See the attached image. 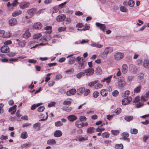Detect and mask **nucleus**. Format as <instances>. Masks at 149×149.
<instances>
[{
	"mask_svg": "<svg viewBox=\"0 0 149 149\" xmlns=\"http://www.w3.org/2000/svg\"><path fill=\"white\" fill-rule=\"evenodd\" d=\"M83 61L82 58H81L80 56H78L76 58L74 57H73L70 58L68 61V64H72L74 63L75 61H76L79 64L80 68L83 69L84 65V63Z\"/></svg>",
	"mask_w": 149,
	"mask_h": 149,
	"instance_id": "1",
	"label": "nucleus"
},
{
	"mask_svg": "<svg viewBox=\"0 0 149 149\" xmlns=\"http://www.w3.org/2000/svg\"><path fill=\"white\" fill-rule=\"evenodd\" d=\"M18 3L17 0H14L11 3L10 2H8L7 4V6L9 7L10 10H12L13 9V7L16 6Z\"/></svg>",
	"mask_w": 149,
	"mask_h": 149,
	"instance_id": "2",
	"label": "nucleus"
},
{
	"mask_svg": "<svg viewBox=\"0 0 149 149\" xmlns=\"http://www.w3.org/2000/svg\"><path fill=\"white\" fill-rule=\"evenodd\" d=\"M124 56V55L123 53L118 52L115 54L114 58L116 60H120L123 58Z\"/></svg>",
	"mask_w": 149,
	"mask_h": 149,
	"instance_id": "3",
	"label": "nucleus"
},
{
	"mask_svg": "<svg viewBox=\"0 0 149 149\" xmlns=\"http://www.w3.org/2000/svg\"><path fill=\"white\" fill-rule=\"evenodd\" d=\"M10 33L6 32L3 30H0V37H2L4 38H8L10 37Z\"/></svg>",
	"mask_w": 149,
	"mask_h": 149,
	"instance_id": "4",
	"label": "nucleus"
},
{
	"mask_svg": "<svg viewBox=\"0 0 149 149\" xmlns=\"http://www.w3.org/2000/svg\"><path fill=\"white\" fill-rule=\"evenodd\" d=\"M126 83L124 79L122 77H120L119 79L118 83V86L120 87H123L125 85Z\"/></svg>",
	"mask_w": 149,
	"mask_h": 149,
	"instance_id": "5",
	"label": "nucleus"
},
{
	"mask_svg": "<svg viewBox=\"0 0 149 149\" xmlns=\"http://www.w3.org/2000/svg\"><path fill=\"white\" fill-rule=\"evenodd\" d=\"M42 10H40L36 12V9L35 8H32L29 9L28 10V13L31 15H32L35 13H40Z\"/></svg>",
	"mask_w": 149,
	"mask_h": 149,
	"instance_id": "6",
	"label": "nucleus"
},
{
	"mask_svg": "<svg viewBox=\"0 0 149 149\" xmlns=\"http://www.w3.org/2000/svg\"><path fill=\"white\" fill-rule=\"evenodd\" d=\"M94 70L93 68H89L85 70V74L87 76H90L92 75L94 73Z\"/></svg>",
	"mask_w": 149,
	"mask_h": 149,
	"instance_id": "7",
	"label": "nucleus"
},
{
	"mask_svg": "<svg viewBox=\"0 0 149 149\" xmlns=\"http://www.w3.org/2000/svg\"><path fill=\"white\" fill-rule=\"evenodd\" d=\"M123 98L124 99L122 101V104L123 105H126L128 104L132 100V98L131 97Z\"/></svg>",
	"mask_w": 149,
	"mask_h": 149,
	"instance_id": "8",
	"label": "nucleus"
},
{
	"mask_svg": "<svg viewBox=\"0 0 149 149\" xmlns=\"http://www.w3.org/2000/svg\"><path fill=\"white\" fill-rule=\"evenodd\" d=\"M42 24L39 22H38L35 23L33 26V29L39 30L42 27Z\"/></svg>",
	"mask_w": 149,
	"mask_h": 149,
	"instance_id": "9",
	"label": "nucleus"
},
{
	"mask_svg": "<svg viewBox=\"0 0 149 149\" xmlns=\"http://www.w3.org/2000/svg\"><path fill=\"white\" fill-rule=\"evenodd\" d=\"M66 18V16L63 14H61L58 15L56 19L58 22H61L64 20Z\"/></svg>",
	"mask_w": 149,
	"mask_h": 149,
	"instance_id": "10",
	"label": "nucleus"
},
{
	"mask_svg": "<svg viewBox=\"0 0 149 149\" xmlns=\"http://www.w3.org/2000/svg\"><path fill=\"white\" fill-rule=\"evenodd\" d=\"M17 23V21L16 19L12 18L9 20V23L10 25L13 26L16 24Z\"/></svg>",
	"mask_w": 149,
	"mask_h": 149,
	"instance_id": "11",
	"label": "nucleus"
},
{
	"mask_svg": "<svg viewBox=\"0 0 149 149\" xmlns=\"http://www.w3.org/2000/svg\"><path fill=\"white\" fill-rule=\"evenodd\" d=\"M128 67L127 65L125 64H123L122 66L121 71L123 74L126 73L128 71Z\"/></svg>",
	"mask_w": 149,
	"mask_h": 149,
	"instance_id": "12",
	"label": "nucleus"
},
{
	"mask_svg": "<svg viewBox=\"0 0 149 149\" xmlns=\"http://www.w3.org/2000/svg\"><path fill=\"white\" fill-rule=\"evenodd\" d=\"M1 52L4 53H7L9 52V48L7 46H4L1 48Z\"/></svg>",
	"mask_w": 149,
	"mask_h": 149,
	"instance_id": "13",
	"label": "nucleus"
},
{
	"mask_svg": "<svg viewBox=\"0 0 149 149\" xmlns=\"http://www.w3.org/2000/svg\"><path fill=\"white\" fill-rule=\"evenodd\" d=\"M95 25L97 27H99L100 29L103 32H104L105 30L106 29V27L105 26V25L104 24H100L98 22H96L95 24Z\"/></svg>",
	"mask_w": 149,
	"mask_h": 149,
	"instance_id": "14",
	"label": "nucleus"
},
{
	"mask_svg": "<svg viewBox=\"0 0 149 149\" xmlns=\"http://www.w3.org/2000/svg\"><path fill=\"white\" fill-rule=\"evenodd\" d=\"M67 119L70 122H73L77 119V117L74 115H70L67 116Z\"/></svg>",
	"mask_w": 149,
	"mask_h": 149,
	"instance_id": "15",
	"label": "nucleus"
},
{
	"mask_svg": "<svg viewBox=\"0 0 149 149\" xmlns=\"http://www.w3.org/2000/svg\"><path fill=\"white\" fill-rule=\"evenodd\" d=\"M113 51V48L111 47H108L105 48L104 51V53L107 55L109 53Z\"/></svg>",
	"mask_w": 149,
	"mask_h": 149,
	"instance_id": "16",
	"label": "nucleus"
},
{
	"mask_svg": "<svg viewBox=\"0 0 149 149\" xmlns=\"http://www.w3.org/2000/svg\"><path fill=\"white\" fill-rule=\"evenodd\" d=\"M76 90L75 89H71L66 92V94L68 96L74 95L76 93Z\"/></svg>",
	"mask_w": 149,
	"mask_h": 149,
	"instance_id": "17",
	"label": "nucleus"
},
{
	"mask_svg": "<svg viewBox=\"0 0 149 149\" xmlns=\"http://www.w3.org/2000/svg\"><path fill=\"white\" fill-rule=\"evenodd\" d=\"M16 105H14L9 109L8 111L10 112L12 115L14 114L16 111Z\"/></svg>",
	"mask_w": 149,
	"mask_h": 149,
	"instance_id": "18",
	"label": "nucleus"
},
{
	"mask_svg": "<svg viewBox=\"0 0 149 149\" xmlns=\"http://www.w3.org/2000/svg\"><path fill=\"white\" fill-rule=\"evenodd\" d=\"M20 8L22 9L26 8L29 7V3H27L23 2L20 4Z\"/></svg>",
	"mask_w": 149,
	"mask_h": 149,
	"instance_id": "19",
	"label": "nucleus"
},
{
	"mask_svg": "<svg viewBox=\"0 0 149 149\" xmlns=\"http://www.w3.org/2000/svg\"><path fill=\"white\" fill-rule=\"evenodd\" d=\"M62 132L59 130H57L54 133V135L56 137H59L62 136Z\"/></svg>",
	"mask_w": 149,
	"mask_h": 149,
	"instance_id": "20",
	"label": "nucleus"
},
{
	"mask_svg": "<svg viewBox=\"0 0 149 149\" xmlns=\"http://www.w3.org/2000/svg\"><path fill=\"white\" fill-rule=\"evenodd\" d=\"M72 100L71 98H67L63 102V104L64 105H70L71 104Z\"/></svg>",
	"mask_w": 149,
	"mask_h": 149,
	"instance_id": "21",
	"label": "nucleus"
},
{
	"mask_svg": "<svg viewBox=\"0 0 149 149\" xmlns=\"http://www.w3.org/2000/svg\"><path fill=\"white\" fill-rule=\"evenodd\" d=\"M95 129L94 127H88L87 130V133L88 134H92L95 132Z\"/></svg>",
	"mask_w": 149,
	"mask_h": 149,
	"instance_id": "22",
	"label": "nucleus"
},
{
	"mask_svg": "<svg viewBox=\"0 0 149 149\" xmlns=\"http://www.w3.org/2000/svg\"><path fill=\"white\" fill-rule=\"evenodd\" d=\"M22 12L21 10H19L13 12L12 14V16L14 17H16L22 14Z\"/></svg>",
	"mask_w": 149,
	"mask_h": 149,
	"instance_id": "23",
	"label": "nucleus"
},
{
	"mask_svg": "<svg viewBox=\"0 0 149 149\" xmlns=\"http://www.w3.org/2000/svg\"><path fill=\"white\" fill-rule=\"evenodd\" d=\"M91 45L92 47H95L98 48H101L103 47V45L99 43H96L93 42L92 43Z\"/></svg>",
	"mask_w": 149,
	"mask_h": 149,
	"instance_id": "24",
	"label": "nucleus"
},
{
	"mask_svg": "<svg viewBox=\"0 0 149 149\" xmlns=\"http://www.w3.org/2000/svg\"><path fill=\"white\" fill-rule=\"evenodd\" d=\"M81 121L79 120H77L75 122V124L76 126L78 128H81L82 127V123Z\"/></svg>",
	"mask_w": 149,
	"mask_h": 149,
	"instance_id": "25",
	"label": "nucleus"
},
{
	"mask_svg": "<svg viewBox=\"0 0 149 149\" xmlns=\"http://www.w3.org/2000/svg\"><path fill=\"white\" fill-rule=\"evenodd\" d=\"M130 93V92L128 90H127L122 93V95L123 97H129L128 96Z\"/></svg>",
	"mask_w": 149,
	"mask_h": 149,
	"instance_id": "26",
	"label": "nucleus"
},
{
	"mask_svg": "<svg viewBox=\"0 0 149 149\" xmlns=\"http://www.w3.org/2000/svg\"><path fill=\"white\" fill-rule=\"evenodd\" d=\"M141 88V85L136 86L134 89V92L135 93H138L140 92Z\"/></svg>",
	"mask_w": 149,
	"mask_h": 149,
	"instance_id": "27",
	"label": "nucleus"
},
{
	"mask_svg": "<svg viewBox=\"0 0 149 149\" xmlns=\"http://www.w3.org/2000/svg\"><path fill=\"white\" fill-rule=\"evenodd\" d=\"M99 81L98 80H97L93 81H91L88 83V85L90 87H92L95 86V84L97 83Z\"/></svg>",
	"mask_w": 149,
	"mask_h": 149,
	"instance_id": "28",
	"label": "nucleus"
},
{
	"mask_svg": "<svg viewBox=\"0 0 149 149\" xmlns=\"http://www.w3.org/2000/svg\"><path fill=\"white\" fill-rule=\"evenodd\" d=\"M133 118V117L132 116H127L124 117L125 120L127 122H130Z\"/></svg>",
	"mask_w": 149,
	"mask_h": 149,
	"instance_id": "29",
	"label": "nucleus"
},
{
	"mask_svg": "<svg viewBox=\"0 0 149 149\" xmlns=\"http://www.w3.org/2000/svg\"><path fill=\"white\" fill-rule=\"evenodd\" d=\"M83 57H81V58H82V59H83V60H84V69L85 68V66L86 65V61L85 60V57H86L87 56H88V53L87 52H86L85 53H84L83 54Z\"/></svg>",
	"mask_w": 149,
	"mask_h": 149,
	"instance_id": "30",
	"label": "nucleus"
},
{
	"mask_svg": "<svg viewBox=\"0 0 149 149\" xmlns=\"http://www.w3.org/2000/svg\"><path fill=\"white\" fill-rule=\"evenodd\" d=\"M63 110L66 112H69L72 109V108L71 107L64 106L63 107Z\"/></svg>",
	"mask_w": 149,
	"mask_h": 149,
	"instance_id": "31",
	"label": "nucleus"
},
{
	"mask_svg": "<svg viewBox=\"0 0 149 149\" xmlns=\"http://www.w3.org/2000/svg\"><path fill=\"white\" fill-rule=\"evenodd\" d=\"M85 91V88H80L77 91V93L78 95L82 94Z\"/></svg>",
	"mask_w": 149,
	"mask_h": 149,
	"instance_id": "32",
	"label": "nucleus"
},
{
	"mask_svg": "<svg viewBox=\"0 0 149 149\" xmlns=\"http://www.w3.org/2000/svg\"><path fill=\"white\" fill-rule=\"evenodd\" d=\"M28 137V134L26 132L22 133L20 135V137L23 139H25Z\"/></svg>",
	"mask_w": 149,
	"mask_h": 149,
	"instance_id": "33",
	"label": "nucleus"
},
{
	"mask_svg": "<svg viewBox=\"0 0 149 149\" xmlns=\"http://www.w3.org/2000/svg\"><path fill=\"white\" fill-rule=\"evenodd\" d=\"M100 94L102 96L105 97L107 96L108 93L106 90L102 89L100 91Z\"/></svg>",
	"mask_w": 149,
	"mask_h": 149,
	"instance_id": "34",
	"label": "nucleus"
},
{
	"mask_svg": "<svg viewBox=\"0 0 149 149\" xmlns=\"http://www.w3.org/2000/svg\"><path fill=\"white\" fill-rule=\"evenodd\" d=\"M31 36V34L28 31L26 32L23 35V37L25 38H29Z\"/></svg>",
	"mask_w": 149,
	"mask_h": 149,
	"instance_id": "35",
	"label": "nucleus"
},
{
	"mask_svg": "<svg viewBox=\"0 0 149 149\" xmlns=\"http://www.w3.org/2000/svg\"><path fill=\"white\" fill-rule=\"evenodd\" d=\"M42 104V103H39L36 104H33L32 105L31 107V110H34L36 109V107H37L41 105Z\"/></svg>",
	"mask_w": 149,
	"mask_h": 149,
	"instance_id": "36",
	"label": "nucleus"
},
{
	"mask_svg": "<svg viewBox=\"0 0 149 149\" xmlns=\"http://www.w3.org/2000/svg\"><path fill=\"white\" fill-rule=\"evenodd\" d=\"M52 29V26H47L44 28V29L45 30L48 31L50 30V31L47 32L49 34H50L52 32L51 30Z\"/></svg>",
	"mask_w": 149,
	"mask_h": 149,
	"instance_id": "37",
	"label": "nucleus"
},
{
	"mask_svg": "<svg viewBox=\"0 0 149 149\" xmlns=\"http://www.w3.org/2000/svg\"><path fill=\"white\" fill-rule=\"evenodd\" d=\"M47 143L49 145H54L56 143V141L54 139H49L47 141Z\"/></svg>",
	"mask_w": 149,
	"mask_h": 149,
	"instance_id": "38",
	"label": "nucleus"
},
{
	"mask_svg": "<svg viewBox=\"0 0 149 149\" xmlns=\"http://www.w3.org/2000/svg\"><path fill=\"white\" fill-rule=\"evenodd\" d=\"M112 77V75H110L107 78H104L103 80H102V81H106L107 83H109L111 81Z\"/></svg>",
	"mask_w": 149,
	"mask_h": 149,
	"instance_id": "39",
	"label": "nucleus"
},
{
	"mask_svg": "<svg viewBox=\"0 0 149 149\" xmlns=\"http://www.w3.org/2000/svg\"><path fill=\"white\" fill-rule=\"evenodd\" d=\"M115 147L116 149H123V145L120 143V144H116Z\"/></svg>",
	"mask_w": 149,
	"mask_h": 149,
	"instance_id": "40",
	"label": "nucleus"
},
{
	"mask_svg": "<svg viewBox=\"0 0 149 149\" xmlns=\"http://www.w3.org/2000/svg\"><path fill=\"white\" fill-rule=\"evenodd\" d=\"M85 75L84 72H79L77 74V77L78 78H80L84 76Z\"/></svg>",
	"mask_w": 149,
	"mask_h": 149,
	"instance_id": "41",
	"label": "nucleus"
},
{
	"mask_svg": "<svg viewBox=\"0 0 149 149\" xmlns=\"http://www.w3.org/2000/svg\"><path fill=\"white\" fill-rule=\"evenodd\" d=\"M101 126H99L95 130V131L96 132H101L102 131H104L105 130V128H101Z\"/></svg>",
	"mask_w": 149,
	"mask_h": 149,
	"instance_id": "42",
	"label": "nucleus"
},
{
	"mask_svg": "<svg viewBox=\"0 0 149 149\" xmlns=\"http://www.w3.org/2000/svg\"><path fill=\"white\" fill-rule=\"evenodd\" d=\"M55 125L56 127H60L63 125V123L62 122L58 121L55 123Z\"/></svg>",
	"mask_w": 149,
	"mask_h": 149,
	"instance_id": "43",
	"label": "nucleus"
},
{
	"mask_svg": "<svg viewBox=\"0 0 149 149\" xmlns=\"http://www.w3.org/2000/svg\"><path fill=\"white\" fill-rule=\"evenodd\" d=\"M109 134L107 132H104L102 134V136L103 138H107L109 136Z\"/></svg>",
	"mask_w": 149,
	"mask_h": 149,
	"instance_id": "44",
	"label": "nucleus"
},
{
	"mask_svg": "<svg viewBox=\"0 0 149 149\" xmlns=\"http://www.w3.org/2000/svg\"><path fill=\"white\" fill-rule=\"evenodd\" d=\"M40 123H36L33 125V127L35 129H39L40 127Z\"/></svg>",
	"mask_w": 149,
	"mask_h": 149,
	"instance_id": "45",
	"label": "nucleus"
},
{
	"mask_svg": "<svg viewBox=\"0 0 149 149\" xmlns=\"http://www.w3.org/2000/svg\"><path fill=\"white\" fill-rule=\"evenodd\" d=\"M88 139V136H85L84 137H82L79 138V141H86Z\"/></svg>",
	"mask_w": 149,
	"mask_h": 149,
	"instance_id": "46",
	"label": "nucleus"
},
{
	"mask_svg": "<svg viewBox=\"0 0 149 149\" xmlns=\"http://www.w3.org/2000/svg\"><path fill=\"white\" fill-rule=\"evenodd\" d=\"M102 86V85L100 83H98L94 86V88L95 89H98L101 88Z\"/></svg>",
	"mask_w": 149,
	"mask_h": 149,
	"instance_id": "47",
	"label": "nucleus"
},
{
	"mask_svg": "<svg viewBox=\"0 0 149 149\" xmlns=\"http://www.w3.org/2000/svg\"><path fill=\"white\" fill-rule=\"evenodd\" d=\"M41 36V34L40 33H39L34 35L33 36V38L34 39H37L40 37Z\"/></svg>",
	"mask_w": 149,
	"mask_h": 149,
	"instance_id": "48",
	"label": "nucleus"
},
{
	"mask_svg": "<svg viewBox=\"0 0 149 149\" xmlns=\"http://www.w3.org/2000/svg\"><path fill=\"white\" fill-rule=\"evenodd\" d=\"M128 4L130 7H133L134 4V3L133 1L132 0H130L128 2Z\"/></svg>",
	"mask_w": 149,
	"mask_h": 149,
	"instance_id": "49",
	"label": "nucleus"
},
{
	"mask_svg": "<svg viewBox=\"0 0 149 149\" xmlns=\"http://www.w3.org/2000/svg\"><path fill=\"white\" fill-rule=\"evenodd\" d=\"M149 65V61L147 60H145L144 61L143 65L145 68H146Z\"/></svg>",
	"mask_w": 149,
	"mask_h": 149,
	"instance_id": "50",
	"label": "nucleus"
},
{
	"mask_svg": "<svg viewBox=\"0 0 149 149\" xmlns=\"http://www.w3.org/2000/svg\"><path fill=\"white\" fill-rule=\"evenodd\" d=\"M99 93L96 91L94 92L93 94V96L95 98H97L99 96Z\"/></svg>",
	"mask_w": 149,
	"mask_h": 149,
	"instance_id": "51",
	"label": "nucleus"
},
{
	"mask_svg": "<svg viewBox=\"0 0 149 149\" xmlns=\"http://www.w3.org/2000/svg\"><path fill=\"white\" fill-rule=\"evenodd\" d=\"M66 27H61L58 28V31L59 32H62L66 31Z\"/></svg>",
	"mask_w": 149,
	"mask_h": 149,
	"instance_id": "52",
	"label": "nucleus"
},
{
	"mask_svg": "<svg viewBox=\"0 0 149 149\" xmlns=\"http://www.w3.org/2000/svg\"><path fill=\"white\" fill-rule=\"evenodd\" d=\"M120 10L122 12H126L127 10V9L125 7L121 6L120 7Z\"/></svg>",
	"mask_w": 149,
	"mask_h": 149,
	"instance_id": "53",
	"label": "nucleus"
},
{
	"mask_svg": "<svg viewBox=\"0 0 149 149\" xmlns=\"http://www.w3.org/2000/svg\"><path fill=\"white\" fill-rule=\"evenodd\" d=\"M45 109V107L43 106H41L39 107L37 109V111L39 112H42Z\"/></svg>",
	"mask_w": 149,
	"mask_h": 149,
	"instance_id": "54",
	"label": "nucleus"
},
{
	"mask_svg": "<svg viewBox=\"0 0 149 149\" xmlns=\"http://www.w3.org/2000/svg\"><path fill=\"white\" fill-rule=\"evenodd\" d=\"M140 99H141V100L142 102H144L147 101L148 100V99L146 97V95H143L141 96Z\"/></svg>",
	"mask_w": 149,
	"mask_h": 149,
	"instance_id": "55",
	"label": "nucleus"
},
{
	"mask_svg": "<svg viewBox=\"0 0 149 149\" xmlns=\"http://www.w3.org/2000/svg\"><path fill=\"white\" fill-rule=\"evenodd\" d=\"M118 92L117 90H115L112 92V95L114 97H116L118 95Z\"/></svg>",
	"mask_w": 149,
	"mask_h": 149,
	"instance_id": "56",
	"label": "nucleus"
},
{
	"mask_svg": "<svg viewBox=\"0 0 149 149\" xmlns=\"http://www.w3.org/2000/svg\"><path fill=\"white\" fill-rule=\"evenodd\" d=\"M111 133L114 135H117L119 133V131L118 130H112L111 131Z\"/></svg>",
	"mask_w": 149,
	"mask_h": 149,
	"instance_id": "57",
	"label": "nucleus"
},
{
	"mask_svg": "<svg viewBox=\"0 0 149 149\" xmlns=\"http://www.w3.org/2000/svg\"><path fill=\"white\" fill-rule=\"evenodd\" d=\"M140 98L139 96H136V97L133 100V102L134 103H136L140 101Z\"/></svg>",
	"mask_w": 149,
	"mask_h": 149,
	"instance_id": "58",
	"label": "nucleus"
},
{
	"mask_svg": "<svg viewBox=\"0 0 149 149\" xmlns=\"http://www.w3.org/2000/svg\"><path fill=\"white\" fill-rule=\"evenodd\" d=\"M31 145V144L30 142H28V143L23 144L22 145V146L23 148H27Z\"/></svg>",
	"mask_w": 149,
	"mask_h": 149,
	"instance_id": "59",
	"label": "nucleus"
},
{
	"mask_svg": "<svg viewBox=\"0 0 149 149\" xmlns=\"http://www.w3.org/2000/svg\"><path fill=\"white\" fill-rule=\"evenodd\" d=\"M86 117L84 116H81L79 117V120L81 121H85L86 120Z\"/></svg>",
	"mask_w": 149,
	"mask_h": 149,
	"instance_id": "60",
	"label": "nucleus"
},
{
	"mask_svg": "<svg viewBox=\"0 0 149 149\" xmlns=\"http://www.w3.org/2000/svg\"><path fill=\"white\" fill-rule=\"evenodd\" d=\"M129 136V134L127 132H124L121 134V136L123 137H128Z\"/></svg>",
	"mask_w": 149,
	"mask_h": 149,
	"instance_id": "61",
	"label": "nucleus"
},
{
	"mask_svg": "<svg viewBox=\"0 0 149 149\" xmlns=\"http://www.w3.org/2000/svg\"><path fill=\"white\" fill-rule=\"evenodd\" d=\"M121 112V109L120 108H117L115 111V113L119 114Z\"/></svg>",
	"mask_w": 149,
	"mask_h": 149,
	"instance_id": "62",
	"label": "nucleus"
},
{
	"mask_svg": "<svg viewBox=\"0 0 149 149\" xmlns=\"http://www.w3.org/2000/svg\"><path fill=\"white\" fill-rule=\"evenodd\" d=\"M143 105V104L142 102H139L136 104V107L137 108H139L142 107Z\"/></svg>",
	"mask_w": 149,
	"mask_h": 149,
	"instance_id": "63",
	"label": "nucleus"
},
{
	"mask_svg": "<svg viewBox=\"0 0 149 149\" xmlns=\"http://www.w3.org/2000/svg\"><path fill=\"white\" fill-rule=\"evenodd\" d=\"M100 56L102 58L104 59H106L107 57V54L104 53V52H103L101 54Z\"/></svg>",
	"mask_w": 149,
	"mask_h": 149,
	"instance_id": "64",
	"label": "nucleus"
}]
</instances>
